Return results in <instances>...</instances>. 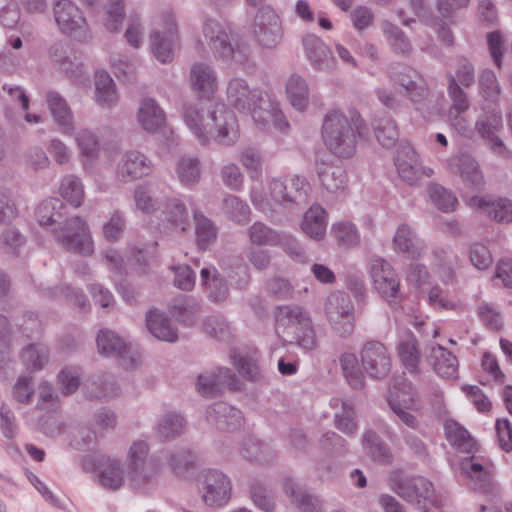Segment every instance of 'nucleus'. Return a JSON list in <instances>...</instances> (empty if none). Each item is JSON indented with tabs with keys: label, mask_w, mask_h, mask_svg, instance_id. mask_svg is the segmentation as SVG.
Instances as JSON below:
<instances>
[{
	"label": "nucleus",
	"mask_w": 512,
	"mask_h": 512,
	"mask_svg": "<svg viewBox=\"0 0 512 512\" xmlns=\"http://www.w3.org/2000/svg\"><path fill=\"white\" fill-rule=\"evenodd\" d=\"M428 193L431 201L439 210L445 213L454 211L458 201L451 191L439 184L431 183L428 186Z\"/></svg>",
	"instance_id": "obj_56"
},
{
	"label": "nucleus",
	"mask_w": 512,
	"mask_h": 512,
	"mask_svg": "<svg viewBox=\"0 0 512 512\" xmlns=\"http://www.w3.org/2000/svg\"><path fill=\"white\" fill-rule=\"evenodd\" d=\"M393 243L397 251L406 254L411 259L421 257L426 248L424 242L408 225H401L397 229Z\"/></svg>",
	"instance_id": "obj_31"
},
{
	"label": "nucleus",
	"mask_w": 512,
	"mask_h": 512,
	"mask_svg": "<svg viewBox=\"0 0 512 512\" xmlns=\"http://www.w3.org/2000/svg\"><path fill=\"white\" fill-rule=\"evenodd\" d=\"M228 102L238 111L253 113L265 111V117H270L273 110V98L259 89H250L247 82L241 78L231 79L227 86Z\"/></svg>",
	"instance_id": "obj_5"
},
{
	"label": "nucleus",
	"mask_w": 512,
	"mask_h": 512,
	"mask_svg": "<svg viewBox=\"0 0 512 512\" xmlns=\"http://www.w3.org/2000/svg\"><path fill=\"white\" fill-rule=\"evenodd\" d=\"M149 447L144 441L132 444L127 463L129 487L140 494H151L159 485L161 464L155 458H148Z\"/></svg>",
	"instance_id": "obj_4"
},
{
	"label": "nucleus",
	"mask_w": 512,
	"mask_h": 512,
	"mask_svg": "<svg viewBox=\"0 0 512 512\" xmlns=\"http://www.w3.org/2000/svg\"><path fill=\"white\" fill-rule=\"evenodd\" d=\"M479 94L490 106H498L502 89L496 74L491 69L481 71L478 79Z\"/></svg>",
	"instance_id": "obj_47"
},
{
	"label": "nucleus",
	"mask_w": 512,
	"mask_h": 512,
	"mask_svg": "<svg viewBox=\"0 0 512 512\" xmlns=\"http://www.w3.org/2000/svg\"><path fill=\"white\" fill-rule=\"evenodd\" d=\"M395 165L400 178L409 185L417 184L425 174L417 161L415 150L408 145L397 151Z\"/></svg>",
	"instance_id": "obj_26"
},
{
	"label": "nucleus",
	"mask_w": 512,
	"mask_h": 512,
	"mask_svg": "<svg viewBox=\"0 0 512 512\" xmlns=\"http://www.w3.org/2000/svg\"><path fill=\"white\" fill-rule=\"evenodd\" d=\"M426 357L440 377L453 379L457 376L458 360L455 355L442 345H432L428 349Z\"/></svg>",
	"instance_id": "obj_27"
},
{
	"label": "nucleus",
	"mask_w": 512,
	"mask_h": 512,
	"mask_svg": "<svg viewBox=\"0 0 512 512\" xmlns=\"http://www.w3.org/2000/svg\"><path fill=\"white\" fill-rule=\"evenodd\" d=\"M46 102L55 123L66 134L74 130L73 115L66 100L56 91H48Z\"/></svg>",
	"instance_id": "obj_30"
},
{
	"label": "nucleus",
	"mask_w": 512,
	"mask_h": 512,
	"mask_svg": "<svg viewBox=\"0 0 512 512\" xmlns=\"http://www.w3.org/2000/svg\"><path fill=\"white\" fill-rule=\"evenodd\" d=\"M316 170L323 187L330 193H337L346 187V173L342 167L316 161Z\"/></svg>",
	"instance_id": "obj_40"
},
{
	"label": "nucleus",
	"mask_w": 512,
	"mask_h": 512,
	"mask_svg": "<svg viewBox=\"0 0 512 512\" xmlns=\"http://www.w3.org/2000/svg\"><path fill=\"white\" fill-rule=\"evenodd\" d=\"M165 30H154L150 34V45L155 58L161 63L173 59V45L177 35L176 20L173 15L165 17Z\"/></svg>",
	"instance_id": "obj_20"
},
{
	"label": "nucleus",
	"mask_w": 512,
	"mask_h": 512,
	"mask_svg": "<svg viewBox=\"0 0 512 512\" xmlns=\"http://www.w3.org/2000/svg\"><path fill=\"white\" fill-rule=\"evenodd\" d=\"M248 237L253 245L257 246H277L281 244L282 237L280 233L265 223L256 221L248 229Z\"/></svg>",
	"instance_id": "obj_48"
},
{
	"label": "nucleus",
	"mask_w": 512,
	"mask_h": 512,
	"mask_svg": "<svg viewBox=\"0 0 512 512\" xmlns=\"http://www.w3.org/2000/svg\"><path fill=\"white\" fill-rule=\"evenodd\" d=\"M224 387L234 391L240 389L239 380L229 368L219 367L212 371H206L197 378V391L204 397H216L220 395Z\"/></svg>",
	"instance_id": "obj_13"
},
{
	"label": "nucleus",
	"mask_w": 512,
	"mask_h": 512,
	"mask_svg": "<svg viewBox=\"0 0 512 512\" xmlns=\"http://www.w3.org/2000/svg\"><path fill=\"white\" fill-rule=\"evenodd\" d=\"M96 342L100 354L118 358L126 367L135 364L136 359L131 344L115 332L109 329L100 330Z\"/></svg>",
	"instance_id": "obj_16"
},
{
	"label": "nucleus",
	"mask_w": 512,
	"mask_h": 512,
	"mask_svg": "<svg viewBox=\"0 0 512 512\" xmlns=\"http://www.w3.org/2000/svg\"><path fill=\"white\" fill-rule=\"evenodd\" d=\"M340 366L348 384L355 390H360L365 385L364 373L359 366L357 356L351 352H344L339 357Z\"/></svg>",
	"instance_id": "obj_44"
},
{
	"label": "nucleus",
	"mask_w": 512,
	"mask_h": 512,
	"mask_svg": "<svg viewBox=\"0 0 512 512\" xmlns=\"http://www.w3.org/2000/svg\"><path fill=\"white\" fill-rule=\"evenodd\" d=\"M169 312L178 323L190 327L201 313V303L193 296L179 295L171 301Z\"/></svg>",
	"instance_id": "obj_28"
},
{
	"label": "nucleus",
	"mask_w": 512,
	"mask_h": 512,
	"mask_svg": "<svg viewBox=\"0 0 512 512\" xmlns=\"http://www.w3.org/2000/svg\"><path fill=\"white\" fill-rule=\"evenodd\" d=\"M152 169V161L146 155L131 150L122 155L117 165L116 175L121 182L128 183L148 176Z\"/></svg>",
	"instance_id": "obj_18"
},
{
	"label": "nucleus",
	"mask_w": 512,
	"mask_h": 512,
	"mask_svg": "<svg viewBox=\"0 0 512 512\" xmlns=\"http://www.w3.org/2000/svg\"><path fill=\"white\" fill-rule=\"evenodd\" d=\"M2 248L6 253L19 255L20 249L25 246L26 236L15 226L6 227L0 236Z\"/></svg>",
	"instance_id": "obj_61"
},
{
	"label": "nucleus",
	"mask_w": 512,
	"mask_h": 512,
	"mask_svg": "<svg viewBox=\"0 0 512 512\" xmlns=\"http://www.w3.org/2000/svg\"><path fill=\"white\" fill-rule=\"evenodd\" d=\"M184 427V418L177 413H169L162 417L158 423V433L164 440L174 439L181 434Z\"/></svg>",
	"instance_id": "obj_64"
},
{
	"label": "nucleus",
	"mask_w": 512,
	"mask_h": 512,
	"mask_svg": "<svg viewBox=\"0 0 512 512\" xmlns=\"http://www.w3.org/2000/svg\"><path fill=\"white\" fill-rule=\"evenodd\" d=\"M207 420L221 431H234L238 429L243 420L242 412L225 403L216 402L206 410Z\"/></svg>",
	"instance_id": "obj_23"
},
{
	"label": "nucleus",
	"mask_w": 512,
	"mask_h": 512,
	"mask_svg": "<svg viewBox=\"0 0 512 512\" xmlns=\"http://www.w3.org/2000/svg\"><path fill=\"white\" fill-rule=\"evenodd\" d=\"M240 454L244 459L260 464H269L275 458V451L269 444L252 436L242 441Z\"/></svg>",
	"instance_id": "obj_35"
},
{
	"label": "nucleus",
	"mask_w": 512,
	"mask_h": 512,
	"mask_svg": "<svg viewBox=\"0 0 512 512\" xmlns=\"http://www.w3.org/2000/svg\"><path fill=\"white\" fill-rule=\"evenodd\" d=\"M370 275L380 296L391 306L396 305L401 299L400 280L390 263L382 258H373Z\"/></svg>",
	"instance_id": "obj_10"
},
{
	"label": "nucleus",
	"mask_w": 512,
	"mask_h": 512,
	"mask_svg": "<svg viewBox=\"0 0 512 512\" xmlns=\"http://www.w3.org/2000/svg\"><path fill=\"white\" fill-rule=\"evenodd\" d=\"M398 354L403 366L409 373H419L420 353L417 348V340L413 334H409L398 344Z\"/></svg>",
	"instance_id": "obj_46"
},
{
	"label": "nucleus",
	"mask_w": 512,
	"mask_h": 512,
	"mask_svg": "<svg viewBox=\"0 0 512 512\" xmlns=\"http://www.w3.org/2000/svg\"><path fill=\"white\" fill-rule=\"evenodd\" d=\"M200 104H185L183 118L189 130L202 146L213 139L223 146H232L239 139V126L234 113L223 103H215L207 108Z\"/></svg>",
	"instance_id": "obj_1"
},
{
	"label": "nucleus",
	"mask_w": 512,
	"mask_h": 512,
	"mask_svg": "<svg viewBox=\"0 0 512 512\" xmlns=\"http://www.w3.org/2000/svg\"><path fill=\"white\" fill-rule=\"evenodd\" d=\"M354 313V305L350 296L341 291L331 293L325 302V314L327 319L343 317Z\"/></svg>",
	"instance_id": "obj_51"
},
{
	"label": "nucleus",
	"mask_w": 512,
	"mask_h": 512,
	"mask_svg": "<svg viewBox=\"0 0 512 512\" xmlns=\"http://www.w3.org/2000/svg\"><path fill=\"white\" fill-rule=\"evenodd\" d=\"M176 173L184 186L189 188L195 186L201 178L199 159L190 156L181 157L177 163Z\"/></svg>",
	"instance_id": "obj_50"
},
{
	"label": "nucleus",
	"mask_w": 512,
	"mask_h": 512,
	"mask_svg": "<svg viewBox=\"0 0 512 512\" xmlns=\"http://www.w3.org/2000/svg\"><path fill=\"white\" fill-rule=\"evenodd\" d=\"M388 75L395 85L403 88L402 94L413 103L423 102L429 89L425 79L414 68L402 64L394 63L388 67Z\"/></svg>",
	"instance_id": "obj_9"
},
{
	"label": "nucleus",
	"mask_w": 512,
	"mask_h": 512,
	"mask_svg": "<svg viewBox=\"0 0 512 512\" xmlns=\"http://www.w3.org/2000/svg\"><path fill=\"white\" fill-rule=\"evenodd\" d=\"M223 207L227 216L238 224H246L249 215V206L235 195L228 194L223 198Z\"/></svg>",
	"instance_id": "obj_55"
},
{
	"label": "nucleus",
	"mask_w": 512,
	"mask_h": 512,
	"mask_svg": "<svg viewBox=\"0 0 512 512\" xmlns=\"http://www.w3.org/2000/svg\"><path fill=\"white\" fill-rule=\"evenodd\" d=\"M362 442L365 451L375 462L380 464H390L392 462L393 457L389 447L376 432L366 431L362 437Z\"/></svg>",
	"instance_id": "obj_43"
},
{
	"label": "nucleus",
	"mask_w": 512,
	"mask_h": 512,
	"mask_svg": "<svg viewBox=\"0 0 512 512\" xmlns=\"http://www.w3.org/2000/svg\"><path fill=\"white\" fill-rule=\"evenodd\" d=\"M444 431L447 441L459 451L470 454L475 450V439L465 427L455 420H446L444 423Z\"/></svg>",
	"instance_id": "obj_36"
},
{
	"label": "nucleus",
	"mask_w": 512,
	"mask_h": 512,
	"mask_svg": "<svg viewBox=\"0 0 512 512\" xmlns=\"http://www.w3.org/2000/svg\"><path fill=\"white\" fill-rule=\"evenodd\" d=\"M190 84L198 98L209 99L217 89L214 69L205 63H194L190 69Z\"/></svg>",
	"instance_id": "obj_25"
},
{
	"label": "nucleus",
	"mask_w": 512,
	"mask_h": 512,
	"mask_svg": "<svg viewBox=\"0 0 512 512\" xmlns=\"http://www.w3.org/2000/svg\"><path fill=\"white\" fill-rule=\"evenodd\" d=\"M91 385L95 387L90 392L91 398H106L113 397L120 393V387L118 386L115 377L111 374H103L95 378Z\"/></svg>",
	"instance_id": "obj_60"
},
{
	"label": "nucleus",
	"mask_w": 512,
	"mask_h": 512,
	"mask_svg": "<svg viewBox=\"0 0 512 512\" xmlns=\"http://www.w3.org/2000/svg\"><path fill=\"white\" fill-rule=\"evenodd\" d=\"M193 220L197 247L202 251H206L216 242L217 227L200 210L193 211Z\"/></svg>",
	"instance_id": "obj_37"
},
{
	"label": "nucleus",
	"mask_w": 512,
	"mask_h": 512,
	"mask_svg": "<svg viewBox=\"0 0 512 512\" xmlns=\"http://www.w3.org/2000/svg\"><path fill=\"white\" fill-rule=\"evenodd\" d=\"M253 32L259 44L265 48L276 47L282 39V27L279 16L272 7H262L255 15Z\"/></svg>",
	"instance_id": "obj_12"
},
{
	"label": "nucleus",
	"mask_w": 512,
	"mask_h": 512,
	"mask_svg": "<svg viewBox=\"0 0 512 512\" xmlns=\"http://www.w3.org/2000/svg\"><path fill=\"white\" fill-rule=\"evenodd\" d=\"M448 167L458 174L464 186L471 192H479L485 185L483 174L477 161L470 155L462 154L448 160Z\"/></svg>",
	"instance_id": "obj_19"
},
{
	"label": "nucleus",
	"mask_w": 512,
	"mask_h": 512,
	"mask_svg": "<svg viewBox=\"0 0 512 512\" xmlns=\"http://www.w3.org/2000/svg\"><path fill=\"white\" fill-rule=\"evenodd\" d=\"M326 227V211L320 205H313L304 213L301 229L309 237L314 239L322 238Z\"/></svg>",
	"instance_id": "obj_41"
},
{
	"label": "nucleus",
	"mask_w": 512,
	"mask_h": 512,
	"mask_svg": "<svg viewBox=\"0 0 512 512\" xmlns=\"http://www.w3.org/2000/svg\"><path fill=\"white\" fill-rule=\"evenodd\" d=\"M307 314L302 307L297 305L277 306L274 311L277 327L292 329V331L302 323Z\"/></svg>",
	"instance_id": "obj_49"
},
{
	"label": "nucleus",
	"mask_w": 512,
	"mask_h": 512,
	"mask_svg": "<svg viewBox=\"0 0 512 512\" xmlns=\"http://www.w3.org/2000/svg\"><path fill=\"white\" fill-rule=\"evenodd\" d=\"M203 330L207 335L219 341H228L231 337L230 325L222 316L212 315L205 318Z\"/></svg>",
	"instance_id": "obj_62"
},
{
	"label": "nucleus",
	"mask_w": 512,
	"mask_h": 512,
	"mask_svg": "<svg viewBox=\"0 0 512 512\" xmlns=\"http://www.w3.org/2000/svg\"><path fill=\"white\" fill-rule=\"evenodd\" d=\"M201 282L205 286V292L210 301L221 303L229 295L228 285L218 271L213 268H203L200 272Z\"/></svg>",
	"instance_id": "obj_33"
},
{
	"label": "nucleus",
	"mask_w": 512,
	"mask_h": 512,
	"mask_svg": "<svg viewBox=\"0 0 512 512\" xmlns=\"http://www.w3.org/2000/svg\"><path fill=\"white\" fill-rule=\"evenodd\" d=\"M286 93L291 105L298 111H304L308 105L309 89L303 77L292 74L286 84Z\"/></svg>",
	"instance_id": "obj_45"
},
{
	"label": "nucleus",
	"mask_w": 512,
	"mask_h": 512,
	"mask_svg": "<svg viewBox=\"0 0 512 512\" xmlns=\"http://www.w3.org/2000/svg\"><path fill=\"white\" fill-rule=\"evenodd\" d=\"M60 194L74 207H79L84 198L83 185L80 179L73 175L65 176L60 185Z\"/></svg>",
	"instance_id": "obj_57"
},
{
	"label": "nucleus",
	"mask_w": 512,
	"mask_h": 512,
	"mask_svg": "<svg viewBox=\"0 0 512 512\" xmlns=\"http://www.w3.org/2000/svg\"><path fill=\"white\" fill-rule=\"evenodd\" d=\"M96 100L100 105L111 106L116 103L118 97L115 83L105 71L96 73L95 78Z\"/></svg>",
	"instance_id": "obj_52"
},
{
	"label": "nucleus",
	"mask_w": 512,
	"mask_h": 512,
	"mask_svg": "<svg viewBox=\"0 0 512 512\" xmlns=\"http://www.w3.org/2000/svg\"><path fill=\"white\" fill-rule=\"evenodd\" d=\"M372 127L376 139L385 148L393 147L399 139V130L396 122L386 114L375 116L372 121Z\"/></svg>",
	"instance_id": "obj_42"
},
{
	"label": "nucleus",
	"mask_w": 512,
	"mask_h": 512,
	"mask_svg": "<svg viewBox=\"0 0 512 512\" xmlns=\"http://www.w3.org/2000/svg\"><path fill=\"white\" fill-rule=\"evenodd\" d=\"M361 364L365 373L372 379H384L391 370V358L387 348L379 341L364 343L361 352Z\"/></svg>",
	"instance_id": "obj_11"
},
{
	"label": "nucleus",
	"mask_w": 512,
	"mask_h": 512,
	"mask_svg": "<svg viewBox=\"0 0 512 512\" xmlns=\"http://www.w3.org/2000/svg\"><path fill=\"white\" fill-rule=\"evenodd\" d=\"M162 220L170 223L180 231H186L189 226V218L185 205L178 199L170 198L161 203L160 209Z\"/></svg>",
	"instance_id": "obj_39"
},
{
	"label": "nucleus",
	"mask_w": 512,
	"mask_h": 512,
	"mask_svg": "<svg viewBox=\"0 0 512 512\" xmlns=\"http://www.w3.org/2000/svg\"><path fill=\"white\" fill-rule=\"evenodd\" d=\"M383 31L388 37L392 49L396 53L408 55L412 51V45L405 33L390 22L383 23Z\"/></svg>",
	"instance_id": "obj_59"
},
{
	"label": "nucleus",
	"mask_w": 512,
	"mask_h": 512,
	"mask_svg": "<svg viewBox=\"0 0 512 512\" xmlns=\"http://www.w3.org/2000/svg\"><path fill=\"white\" fill-rule=\"evenodd\" d=\"M269 191L273 201L290 212L302 209L309 202L310 185L303 177L273 179Z\"/></svg>",
	"instance_id": "obj_7"
},
{
	"label": "nucleus",
	"mask_w": 512,
	"mask_h": 512,
	"mask_svg": "<svg viewBox=\"0 0 512 512\" xmlns=\"http://www.w3.org/2000/svg\"><path fill=\"white\" fill-rule=\"evenodd\" d=\"M203 501L209 506H223L231 498L230 479L221 471L208 469L202 473Z\"/></svg>",
	"instance_id": "obj_14"
},
{
	"label": "nucleus",
	"mask_w": 512,
	"mask_h": 512,
	"mask_svg": "<svg viewBox=\"0 0 512 512\" xmlns=\"http://www.w3.org/2000/svg\"><path fill=\"white\" fill-rule=\"evenodd\" d=\"M146 326L149 332L159 340L174 342L178 339L177 329L172 326L166 314L158 309L147 312Z\"/></svg>",
	"instance_id": "obj_32"
},
{
	"label": "nucleus",
	"mask_w": 512,
	"mask_h": 512,
	"mask_svg": "<svg viewBox=\"0 0 512 512\" xmlns=\"http://www.w3.org/2000/svg\"><path fill=\"white\" fill-rule=\"evenodd\" d=\"M231 359L238 372L251 382H261L263 376L257 363V359L253 355H242L236 352L231 354Z\"/></svg>",
	"instance_id": "obj_53"
},
{
	"label": "nucleus",
	"mask_w": 512,
	"mask_h": 512,
	"mask_svg": "<svg viewBox=\"0 0 512 512\" xmlns=\"http://www.w3.org/2000/svg\"><path fill=\"white\" fill-rule=\"evenodd\" d=\"M483 114L479 116L475 123V129L485 140L496 135L502 128V112L498 106L484 105Z\"/></svg>",
	"instance_id": "obj_38"
},
{
	"label": "nucleus",
	"mask_w": 512,
	"mask_h": 512,
	"mask_svg": "<svg viewBox=\"0 0 512 512\" xmlns=\"http://www.w3.org/2000/svg\"><path fill=\"white\" fill-rule=\"evenodd\" d=\"M96 470L99 471V483L107 490H118L124 483L123 469L118 459L95 455L91 457Z\"/></svg>",
	"instance_id": "obj_22"
},
{
	"label": "nucleus",
	"mask_w": 512,
	"mask_h": 512,
	"mask_svg": "<svg viewBox=\"0 0 512 512\" xmlns=\"http://www.w3.org/2000/svg\"><path fill=\"white\" fill-rule=\"evenodd\" d=\"M138 121L146 132L157 133L165 124V113L153 98H144L138 110Z\"/></svg>",
	"instance_id": "obj_29"
},
{
	"label": "nucleus",
	"mask_w": 512,
	"mask_h": 512,
	"mask_svg": "<svg viewBox=\"0 0 512 512\" xmlns=\"http://www.w3.org/2000/svg\"><path fill=\"white\" fill-rule=\"evenodd\" d=\"M64 208L61 199L49 198L37 206L35 216L41 226H52L56 240L66 251L83 256L92 255L94 247L87 223L79 216L64 218Z\"/></svg>",
	"instance_id": "obj_2"
},
{
	"label": "nucleus",
	"mask_w": 512,
	"mask_h": 512,
	"mask_svg": "<svg viewBox=\"0 0 512 512\" xmlns=\"http://www.w3.org/2000/svg\"><path fill=\"white\" fill-rule=\"evenodd\" d=\"M321 132L324 144L332 154L349 158L355 153L357 136L365 134V126L356 112L349 119L340 111L332 110L325 115Z\"/></svg>",
	"instance_id": "obj_3"
},
{
	"label": "nucleus",
	"mask_w": 512,
	"mask_h": 512,
	"mask_svg": "<svg viewBox=\"0 0 512 512\" xmlns=\"http://www.w3.org/2000/svg\"><path fill=\"white\" fill-rule=\"evenodd\" d=\"M305 55L311 66L318 70L328 72L335 67V58L329 47L315 34H306L302 37Z\"/></svg>",
	"instance_id": "obj_21"
},
{
	"label": "nucleus",
	"mask_w": 512,
	"mask_h": 512,
	"mask_svg": "<svg viewBox=\"0 0 512 512\" xmlns=\"http://www.w3.org/2000/svg\"><path fill=\"white\" fill-rule=\"evenodd\" d=\"M391 489L403 500L415 504L421 512H429L430 507L441 506L433 483L422 476L394 479Z\"/></svg>",
	"instance_id": "obj_6"
},
{
	"label": "nucleus",
	"mask_w": 512,
	"mask_h": 512,
	"mask_svg": "<svg viewBox=\"0 0 512 512\" xmlns=\"http://www.w3.org/2000/svg\"><path fill=\"white\" fill-rule=\"evenodd\" d=\"M195 456L189 449H177L171 451L167 463L173 473L178 477H184L194 467Z\"/></svg>",
	"instance_id": "obj_54"
},
{
	"label": "nucleus",
	"mask_w": 512,
	"mask_h": 512,
	"mask_svg": "<svg viewBox=\"0 0 512 512\" xmlns=\"http://www.w3.org/2000/svg\"><path fill=\"white\" fill-rule=\"evenodd\" d=\"M21 359L27 369L40 370L48 361V349L41 344H29L23 348Z\"/></svg>",
	"instance_id": "obj_58"
},
{
	"label": "nucleus",
	"mask_w": 512,
	"mask_h": 512,
	"mask_svg": "<svg viewBox=\"0 0 512 512\" xmlns=\"http://www.w3.org/2000/svg\"><path fill=\"white\" fill-rule=\"evenodd\" d=\"M49 55L67 76L73 78L83 74V63L79 53L66 43L53 44L49 49Z\"/></svg>",
	"instance_id": "obj_24"
},
{
	"label": "nucleus",
	"mask_w": 512,
	"mask_h": 512,
	"mask_svg": "<svg viewBox=\"0 0 512 512\" xmlns=\"http://www.w3.org/2000/svg\"><path fill=\"white\" fill-rule=\"evenodd\" d=\"M471 203L483 209L491 219L499 223L512 222V201L506 198L488 202L485 198L474 196Z\"/></svg>",
	"instance_id": "obj_34"
},
{
	"label": "nucleus",
	"mask_w": 512,
	"mask_h": 512,
	"mask_svg": "<svg viewBox=\"0 0 512 512\" xmlns=\"http://www.w3.org/2000/svg\"><path fill=\"white\" fill-rule=\"evenodd\" d=\"M282 489L300 512H323L321 498L300 481L285 477L282 481Z\"/></svg>",
	"instance_id": "obj_17"
},
{
	"label": "nucleus",
	"mask_w": 512,
	"mask_h": 512,
	"mask_svg": "<svg viewBox=\"0 0 512 512\" xmlns=\"http://www.w3.org/2000/svg\"><path fill=\"white\" fill-rule=\"evenodd\" d=\"M447 92L452 101V107L457 113H463L470 107L468 94L457 83L452 73L447 74Z\"/></svg>",
	"instance_id": "obj_63"
},
{
	"label": "nucleus",
	"mask_w": 512,
	"mask_h": 512,
	"mask_svg": "<svg viewBox=\"0 0 512 512\" xmlns=\"http://www.w3.org/2000/svg\"><path fill=\"white\" fill-rule=\"evenodd\" d=\"M53 15L59 31L79 42L92 38L83 12L70 0H58L53 5Z\"/></svg>",
	"instance_id": "obj_8"
},
{
	"label": "nucleus",
	"mask_w": 512,
	"mask_h": 512,
	"mask_svg": "<svg viewBox=\"0 0 512 512\" xmlns=\"http://www.w3.org/2000/svg\"><path fill=\"white\" fill-rule=\"evenodd\" d=\"M203 33L216 58L224 61H241L244 58L242 51L234 48L227 32L217 21L207 20L203 26Z\"/></svg>",
	"instance_id": "obj_15"
}]
</instances>
